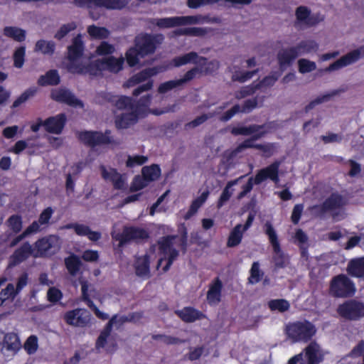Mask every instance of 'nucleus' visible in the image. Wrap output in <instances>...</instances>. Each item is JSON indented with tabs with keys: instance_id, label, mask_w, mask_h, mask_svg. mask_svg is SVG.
Here are the masks:
<instances>
[{
	"instance_id": "obj_58",
	"label": "nucleus",
	"mask_w": 364,
	"mask_h": 364,
	"mask_svg": "<svg viewBox=\"0 0 364 364\" xmlns=\"http://www.w3.org/2000/svg\"><path fill=\"white\" fill-rule=\"evenodd\" d=\"M112 238L115 240L119 241L118 248L123 247L126 244L132 241V237H130L129 234L128 228L125 227L123 229L122 233H118L115 235H112Z\"/></svg>"
},
{
	"instance_id": "obj_42",
	"label": "nucleus",
	"mask_w": 364,
	"mask_h": 364,
	"mask_svg": "<svg viewBox=\"0 0 364 364\" xmlns=\"http://www.w3.org/2000/svg\"><path fill=\"white\" fill-rule=\"evenodd\" d=\"M87 33L92 38L105 39L108 38L109 32L105 27H99L95 25H91L87 27Z\"/></svg>"
},
{
	"instance_id": "obj_18",
	"label": "nucleus",
	"mask_w": 364,
	"mask_h": 364,
	"mask_svg": "<svg viewBox=\"0 0 364 364\" xmlns=\"http://www.w3.org/2000/svg\"><path fill=\"white\" fill-rule=\"evenodd\" d=\"M141 116L138 110H131L129 112L122 113L114 117V125L117 129H125L134 125Z\"/></svg>"
},
{
	"instance_id": "obj_45",
	"label": "nucleus",
	"mask_w": 364,
	"mask_h": 364,
	"mask_svg": "<svg viewBox=\"0 0 364 364\" xmlns=\"http://www.w3.org/2000/svg\"><path fill=\"white\" fill-rule=\"evenodd\" d=\"M257 90H259V85H256V82L252 84L242 87L239 91L235 93V97L238 100L253 95Z\"/></svg>"
},
{
	"instance_id": "obj_61",
	"label": "nucleus",
	"mask_w": 364,
	"mask_h": 364,
	"mask_svg": "<svg viewBox=\"0 0 364 364\" xmlns=\"http://www.w3.org/2000/svg\"><path fill=\"white\" fill-rule=\"evenodd\" d=\"M76 28V25L75 23H69L67 24H63L60 26L59 30L55 33L54 37L58 40L63 39L69 32L75 30Z\"/></svg>"
},
{
	"instance_id": "obj_28",
	"label": "nucleus",
	"mask_w": 364,
	"mask_h": 364,
	"mask_svg": "<svg viewBox=\"0 0 364 364\" xmlns=\"http://www.w3.org/2000/svg\"><path fill=\"white\" fill-rule=\"evenodd\" d=\"M0 333L3 336L4 338L2 342L3 348L14 352L19 350L21 343L16 333L14 332L4 333L3 331H1Z\"/></svg>"
},
{
	"instance_id": "obj_59",
	"label": "nucleus",
	"mask_w": 364,
	"mask_h": 364,
	"mask_svg": "<svg viewBox=\"0 0 364 364\" xmlns=\"http://www.w3.org/2000/svg\"><path fill=\"white\" fill-rule=\"evenodd\" d=\"M220 67L219 62L218 60H213L206 63L203 66H199V69L201 70V73H204L205 75H211L215 73Z\"/></svg>"
},
{
	"instance_id": "obj_23",
	"label": "nucleus",
	"mask_w": 364,
	"mask_h": 364,
	"mask_svg": "<svg viewBox=\"0 0 364 364\" xmlns=\"http://www.w3.org/2000/svg\"><path fill=\"white\" fill-rule=\"evenodd\" d=\"M304 352L307 362L301 364H319L323 360V355L320 353V347L316 342H311Z\"/></svg>"
},
{
	"instance_id": "obj_1",
	"label": "nucleus",
	"mask_w": 364,
	"mask_h": 364,
	"mask_svg": "<svg viewBox=\"0 0 364 364\" xmlns=\"http://www.w3.org/2000/svg\"><path fill=\"white\" fill-rule=\"evenodd\" d=\"M58 241L59 237L58 236L50 235L39 238L34 242L33 245H31L28 242H23L9 257V267H14L30 257L44 258L54 255L60 248Z\"/></svg>"
},
{
	"instance_id": "obj_9",
	"label": "nucleus",
	"mask_w": 364,
	"mask_h": 364,
	"mask_svg": "<svg viewBox=\"0 0 364 364\" xmlns=\"http://www.w3.org/2000/svg\"><path fill=\"white\" fill-rule=\"evenodd\" d=\"M339 316L347 321H358L364 317V303L355 299L345 301L336 309Z\"/></svg>"
},
{
	"instance_id": "obj_29",
	"label": "nucleus",
	"mask_w": 364,
	"mask_h": 364,
	"mask_svg": "<svg viewBox=\"0 0 364 364\" xmlns=\"http://www.w3.org/2000/svg\"><path fill=\"white\" fill-rule=\"evenodd\" d=\"M298 56V53L292 46L280 50L277 54V59L280 67L282 68L291 65Z\"/></svg>"
},
{
	"instance_id": "obj_39",
	"label": "nucleus",
	"mask_w": 364,
	"mask_h": 364,
	"mask_svg": "<svg viewBox=\"0 0 364 364\" xmlns=\"http://www.w3.org/2000/svg\"><path fill=\"white\" fill-rule=\"evenodd\" d=\"M243 232L241 224L235 225L229 235L227 241V246L228 247H235L237 246L242 241Z\"/></svg>"
},
{
	"instance_id": "obj_5",
	"label": "nucleus",
	"mask_w": 364,
	"mask_h": 364,
	"mask_svg": "<svg viewBox=\"0 0 364 364\" xmlns=\"http://www.w3.org/2000/svg\"><path fill=\"white\" fill-rule=\"evenodd\" d=\"M178 237V235H171L161 237L158 240L159 252L163 257H160L157 262L159 267L162 262L166 260V264L163 267V272H166L169 270L173 262L179 255V252L173 247V242Z\"/></svg>"
},
{
	"instance_id": "obj_38",
	"label": "nucleus",
	"mask_w": 364,
	"mask_h": 364,
	"mask_svg": "<svg viewBox=\"0 0 364 364\" xmlns=\"http://www.w3.org/2000/svg\"><path fill=\"white\" fill-rule=\"evenodd\" d=\"M55 43L52 41L38 40L35 45L34 50L43 55H52L55 53Z\"/></svg>"
},
{
	"instance_id": "obj_25",
	"label": "nucleus",
	"mask_w": 364,
	"mask_h": 364,
	"mask_svg": "<svg viewBox=\"0 0 364 364\" xmlns=\"http://www.w3.org/2000/svg\"><path fill=\"white\" fill-rule=\"evenodd\" d=\"M161 69L159 66L146 68L134 75L128 80V86H134L157 75Z\"/></svg>"
},
{
	"instance_id": "obj_41",
	"label": "nucleus",
	"mask_w": 364,
	"mask_h": 364,
	"mask_svg": "<svg viewBox=\"0 0 364 364\" xmlns=\"http://www.w3.org/2000/svg\"><path fill=\"white\" fill-rule=\"evenodd\" d=\"M268 307L272 311H278L284 313L289 309L290 304L284 299H271L268 302Z\"/></svg>"
},
{
	"instance_id": "obj_34",
	"label": "nucleus",
	"mask_w": 364,
	"mask_h": 364,
	"mask_svg": "<svg viewBox=\"0 0 364 364\" xmlns=\"http://www.w3.org/2000/svg\"><path fill=\"white\" fill-rule=\"evenodd\" d=\"M264 100V95H257L251 99L245 100L242 107H240V112L249 113L257 107H262Z\"/></svg>"
},
{
	"instance_id": "obj_4",
	"label": "nucleus",
	"mask_w": 364,
	"mask_h": 364,
	"mask_svg": "<svg viewBox=\"0 0 364 364\" xmlns=\"http://www.w3.org/2000/svg\"><path fill=\"white\" fill-rule=\"evenodd\" d=\"M284 332L293 343H308L316 333V328L308 320L289 322L286 325Z\"/></svg>"
},
{
	"instance_id": "obj_46",
	"label": "nucleus",
	"mask_w": 364,
	"mask_h": 364,
	"mask_svg": "<svg viewBox=\"0 0 364 364\" xmlns=\"http://www.w3.org/2000/svg\"><path fill=\"white\" fill-rule=\"evenodd\" d=\"M37 92L36 87H30L26 90L19 97H18L13 102L11 107L17 108L23 103L26 102L30 97L35 95Z\"/></svg>"
},
{
	"instance_id": "obj_48",
	"label": "nucleus",
	"mask_w": 364,
	"mask_h": 364,
	"mask_svg": "<svg viewBox=\"0 0 364 364\" xmlns=\"http://www.w3.org/2000/svg\"><path fill=\"white\" fill-rule=\"evenodd\" d=\"M26 47H18L13 55L14 66L16 68H21L25 62Z\"/></svg>"
},
{
	"instance_id": "obj_15",
	"label": "nucleus",
	"mask_w": 364,
	"mask_h": 364,
	"mask_svg": "<svg viewBox=\"0 0 364 364\" xmlns=\"http://www.w3.org/2000/svg\"><path fill=\"white\" fill-rule=\"evenodd\" d=\"M51 98L58 102L66 104L71 107H83V102L77 99L68 89L59 88L54 90L50 94Z\"/></svg>"
},
{
	"instance_id": "obj_54",
	"label": "nucleus",
	"mask_w": 364,
	"mask_h": 364,
	"mask_svg": "<svg viewBox=\"0 0 364 364\" xmlns=\"http://www.w3.org/2000/svg\"><path fill=\"white\" fill-rule=\"evenodd\" d=\"M127 0H102L101 7L109 9H122L127 6Z\"/></svg>"
},
{
	"instance_id": "obj_26",
	"label": "nucleus",
	"mask_w": 364,
	"mask_h": 364,
	"mask_svg": "<svg viewBox=\"0 0 364 364\" xmlns=\"http://www.w3.org/2000/svg\"><path fill=\"white\" fill-rule=\"evenodd\" d=\"M85 311L81 309H75L68 311L65 314V322L71 326H84L87 323V319L83 316Z\"/></svg>"
},
{
	"instance_id": "obj_7",
	"label": "nucleus",
	"mask_w": 364,
	"mask_h": 364,
	"mask_svg": "<svg viewBox=\"0 0 364 364\" xmlns=\"http://www.w3.org/2000/svg\"><path fill=\"white\" fill-rule=\"evenodd\" d=\"M111 130L105 129V132L100 131H82L77 133L78 139L85 145L90 147L97 146L117 144L118 143L111 136Z\"/></svg>"
},
{
	"instance_id": "obj_13",
	"label": "nucleus",
	"mask_w": 364,
	"mask_h": 364,
	"mask_svg": "<svg viewBox=\"0 0 364 364\" xmlns=\"http://www.w3.org/2000/svg\"><path fill=\"white\" fill-rule=\"evenodd\" d=\"M346 205L343 197L338 193H332L321 205L313 207L321 215L343 208Z\"/></svg>"
},
{
	"instance_id": "obj_10",
	"label": "nucleus",
	"mask_w": 364,
	"mask_h": 364,
	"mask_svg": "<svg viewBox=\"0 0 364 364\" xmlns=\"http://www.w3.org/2000/svg\"><path fill=\"white\" fill-rule=\"evenodd\" d=\"M263 230L264 234L268 237L269 243L272 247V250L274 254L273 259L275 265L277 267H284L285 255L281 248L277 232L270 221H267L264 224Z\"/></svg>"
},
{
	"instance_id": "obj_64",
	"label": "nucleus",
	"mask_w": 364,
	"mask_h": 364,
	"mask_svg": "<svg viewBox=\"0 0 364 364\" xmlns=\"http://www.w3.org/2000/svg\"><path fill=\"white\" fill-rule=\"evenodd\" d=\"M48 300L55 304L63 298L62 291L56 287H50L47 292Z\"/></svg>"
},
{
	"instance_id": "obj_19",
	"label": "nucleus",
	"mask_w": 364,
	"mask_h": 364,
	"mask_svg": "<svg viewBox=\"0 0 364 364\" xmlns=\"http://www.w3.org/2000/svg\"><path fill=\"white\" fill-rule=\"evenodd\" d=\"M102 177L112 182L115 190H122L125 186V178L116 168H110L107 170L105 166H100Z\"/></svg>"
},
{
	"instance_id": "obj_36",
	"label": "nucleus",
	"mask_w": 364,
	"mask_h": 364,
	"mask_svg": "<svg viewBox=\"0 0 364 364\" xmlns=\"http://www.w3.org/2000/svg\"><path fill=\"white\" fill-rule=\"evenodd\" d=\"M299 55L316 52L318 48V43L314 40H304L294 46Z\"/></svg>"
},
{
	"instance_id": "obj_53",
	"label": "nucleus",
	"mask_w": 364,
	"mask_h": 364,
	"mask_svg": "<svg viewBox=\"0 0 364 364\" xmlns=\"http://www.w3.org/2000/svg\"><path fill=\"white\" fill-rule=\"evenodd\" d=\"M299 72L304 74L316 69V63L309 60L301 58L298 60Z\"/></svg>"
},
{
	"instance_id": "obj_21",
	"label": "nucleus",
	"mask_w": 364,
	"mask_h": 364,
	"mask_svg": "<svg viewBox=\"0 0 364 364\" xmlns=\"http://www.w3.org/2000/svg\"><path fill=\"white\" fill-rule=\"evenodd\" d=\"M207 58L203 56H199L196 52L191 51L184 55L175 57L173 63L175 67H180L188 63H193L198 66H203L205 64Z\"/></svg>"
},
{
	"instance_id": "obj_63",
	"label": "nucleus",
	"mask_w": 364,
	"mask_h": 364,
	"mask_svg": "<svg viewBox=\"0 0 364 364\" xmlns=\"http://www.w3.org/2000/svg\"><path fill=\"white\" fill-rule=\"evenodd\" d=\"M86 65L77 63L75 61L70 62L67 65V70L70 73L85 75Z\"/></svg>"
},
{
	"instance_id": "obj_62",
	"label": "nucleus",
	"mask_w": 364,
	"mask_h": 364,
	"mask_svg": "<svg viewBox=\"0 0 364 364\" xmlns=\"http://www.w3.org/2000/svg\"><path fill=\"white\" fill-rule=\"evenodd\" d=\"M38 347V338L35 335L30 336L24 343V348L28 354L34 353Z\"/></svg>"
},
{
	"instance_id": "obj_17",
	"label": "nucleus",
	"mask_w": 364,
	"mask_h": 364,
	"mask_svg": "<svg viewBox=\"0 0 364 364\" xmlns=\"http://www.w3.org/2000/svg\"><path fill=\"white\" fill-rule=\"evenodd\" d=\"M66 123L65 114H59L54 117H50L43 121L45 130L50 134H60L63 132Z\"/></svg>"
},
{
	"instance_id": "obj_20",
	"label": "nucleus",
	"mask_w": 364,
	"mask_h": 364,
	"mask_svg": "<svg viewBox=\"0 0 364 364\" xmlns=\"http://www.w3.org/2000/svg\"><path fill=\"white\" fill-rule=\"evenodd\" d=\"M174 313L185 323H193L206 318L205 314L193 306H185L182 309L175 310Z\"/></svg>"
},
{
	"instance_id": "obj_57",
	"label": "nucleus",
	"mask_w": 364,
	"mask_h": 364,
	"mask_svg": "<svg viewBox=\"0 0 364 364\" xmlns=\"http://www.w3.org/2000/svg\"><path fill=\"white\" fill-rule=\"evenodd\" d=\"M148 160V158L143 155L128 156L126 166L128 168H133L136 166H141Z\"/></svg>"
},
{
	"instance_id": "obj_50",
	"label": "nucleus",
	"mask_w": 364,
	"mask_h": 364,
	"mask_svg": "<svg viewBox=\"0 0 364 364\" xmlns=\"http://www.w3.org/2000/svg\"><path fill=\"white\" fill-rule=\"evenodd\" d=\"M258 71V69L245 72L235 71L232 75V80L234 82H245L255 75Z\"/></svg>"
},
{
	"instance_id": "obj_35",
	"label": "nucleus",
	"mask_w": 364,
	"mask_h": 364,
	"mask_svg": "<svg viewBox=\"0 0 364 364\" xmlns=\"http://www.w3.org/2000/svg\"><path fill=\"white\" fill-rule=\"evenodd\" d=\"M82 264L80 257L75 254H72L65 259V267L71 276L77 275L80 270Z\"/></svg>"
},
{
	"instance_id": "obj_30",
	"label": "nucleus",
	"mask_w": 364,
	"mask_h": 364,
	"mask_svg": "<svg viewBox=\"0 0 364 364\" xmlns=\"http://www.w3.org/2000/svg\"><path fill=\"white\" fill-rule=\"evenodd\" d=\"M347 271L351 277L364 278V256L350 260Z\"/></svg>"
},
{
	"instance_id": "obj_27",
	"label": "nucleus",
	"mask_w": 364,
	"mask_h": 364,
	"mask_svg": "<svg viewBox=\"0 0 364 364\" xmlns=\"http://www.w3.org/2000/svg\"><path fill=\"white\" fill-rule=\"evenodd\" d=\"M101 64H102L103 71L108 70L112 73H117L123 68L124 59L121 57L116 58L114 56H109L101 59Z\"/></svg>"
},
{
	"instance_id": "obj_32",
	"label": "nucleus",
	"mask_w": 364,
	"mask_h": 364,
	"mask_svg": "<svg viewBox=\"0 0 364 364\" xmlns=\"http://www.w3.org/2000/svg\"><path fill=\"white\" fill-rule=\"evenodd\" d=\"M60 82V75L56 70H48L45 75H41L38 80V84L40 86L57 85Z\"/></svg>"
},
{
	"instance_id": "obj_16",
	"label": "nucleus",
	"mask_w": 364,
	"mask_h": 364,
	"mask_svg": "<svg viewBox=\"0 0 364 364\" xmlns=\"http://www.w3.org/2000/svg\"><path fill=\"white\" fill-rule=\"evenodd\" d=\"M361 57V51L360 49H355L353 51L344 55L338 60L330 64L328 67L326 68L323 70L325 72H331L337 70L340 68L351 65L358 60Z\"/></svg>"
},
{
	"instance_id": "obj_24",
	"label": "nucleus",
	"mask_w": 364,
	"mask_h": 364,
	"mask_svg": "<svg viewBox=\"0 0 364 364\" xmlns=\"http://www.w3.org/2000/svg\"><path fill=\"white\" fill-rule=\"evenodd\" d=\"M84 52V43L80 35L73 39L72 44L68 47L67 58L69 61H76L80 58Z\"/></svg>"
},
{
	"instance_id": "obj_2",
	"label": "nucleus",
	"mask_w": 364,
	"mask_h": 364,
	"mask_svg": "<svg viewBox=\"0 0 364 364\" xmlns=\"http://www.w3.org/2000/svg\"><path fill=\"white\" fill-rule=\"evenodd\" d=\"M164 41L161 33L141 32L134 40V46L125 53L127 63L129 67H135L140 63V59L155 53Z\"/></svg>"
},
{
	"instance_id": "obj_55",
	"label": "nucleus",
	"mask_w": 364,
	"mask_h": 364,
	"mask_svg": "<svg viewBox=\"0 0 364 364\" xmlns=\"http://www.w3.org/2000/svg\"><path fill=\"white\" fill-rule=\"evenodd\" d=\"M149 182L141 175L135 176L130 186V191L135 192L140 191L148 185Z\"/></svg>"
},
{
	"instance_id": "obj_12",
	"label": "nucleus",
	"mask_w": 364,
	"mask_h": 364,
	"mask_svg": "<svg viewBox=\"0 0 364 364\" xmlns=\"http://www.w3.org/2000/svg\"><path fill=\"white\" fill-rule=\"evenodd\" d=\"M295 27L301 24L305 25L307 27H312L323 20L319 14H311V10L305 6H298L295 11Z\"/></svg>"
},
{
	"instance_id": "obj_44",
	"label": "nucleus",
	"mask_w": 364,
	"mask_h": 364,
	"mask_svg": "<svg viewBox=\"0 0 364 364\" xmlns=\"http://www.w3.org/2000/svg\"><path fill=\"white\" fill-rule=\"evenodd\" d=\"M152 96L150 94L142 96L136 102H134V110H138V114L143 117L145 109L149 107Z\"/></svg>"
},
{
	"instance_id": "obj_8",
	"label": "nucleus",
	"mask_w": 364,
	"mask_h": 364,
	"mask_svg": "<svg viewBox=\"0 0 364 364\" xmlns=\"http://www.w3.org/2000/svg\"><path fill=\"white\" fill-rule=\"evenodd\" d=\"M207 19L206 16H182L165 17L161 18H151L149 23L158 26L160 28H168L181 26L196 24L203 22Z\"/></svg>"
},
{
	"instance_id": "obj_60",
	"label": "nucleus",
	"mask_w": 364,
	"mask_h": 364,
	"mask_svg": "<svg viewBox=\"0 0 364 364\" xmlns=\"http://www.w3.org/2000/svg\"><path fill=\"white\" fill-rule=\"evenodd\" d=\"M181 86L178 80H168L164 82H162L159 85L158 87V92L160 94H165L168 91L172 90L174 88Z\"/></svg>"
},
{
	"instance_id": "obj_37",
	"label": "nucleus",
	"mask_w": 364,
	"mask_h": 364,
	"mask_svg": "<svg viewBox=\"0 0 364 364\" xmlns=\"http://www.w3.org/2000/svg\"><path fill=\"white\" fill-rule=\"evenodd\" d=\"M161 170L158 164L144 166L141 169V175L149 183L156 181L161 176Z\"/></svg>"
},
{
	"instance_id": "obj_52",
	"label": "nucleus",
	"mask_w": 364,
	"mask_h": 364,
	"mask_svg": "<svg viewBox=\"0 0 364 364\" xmlns=\"http://www.w3.org/2000/svg\"><path fill=\"white\" fill-rule=\"evenodd\" d=\"M338 93L337 90H333L331 94H325L321 96L318 97L315 100L311 101L306 107L305 112H309L311 109H312L316 105H319L322 102L328 101L331 97L336 95Z\"/></svg>"
},
{
	"instance_id": "obj_11",
	"label": "nucleus",
	"mask_w": 364,
	"mask_h": 364,
	"mask_svg": "<svg viewBox=\"0 0 364 364\" xmlns=\"http://www.w3.org/2000/svg\"><path fill=\"white\" fill-rule=\"evenodd\" d=\"M97 97L100 103H110L119 110L128 109L131 111L134 109V100L131 97L118 96L111 92H101L98 94Z\"/></svg>"
},
{
	"instance_id": "obj_56",
	"label": "nucleus",
	"mask_w": 364,
	"mask_h": 364,
	"mask_svg": "<svg viewBox=\"0 0 364 364\" xmlns=\"http://www.w3.org/2000/svg\"><path fill=\"white\" fill-rule=\"evenodd\" d=\"M279 75L274 73L272 75H269L262 78V80L256 82V85H259V90L262 87H269L273 86L279 79Z\"/></svg>"
},
{
	"instance_id": "obj_47",
	"label": "nucleus",
	"mask_w": 364,
	"mask_h": 364,
	"mask_svg": "<svg viewBox=\"0 0 364 364\" xmlns=\"http://www.w3.org/2000/svg\"><path fill=\"white\" fill-rule=\"evenodd\" d=\"M22 223L21 216L17 214L11 215L6 221L8 227L15 234L18 233L21 230Z\"/></svg>"
},
{
	"instance_id": "obj_14",
	"label": "nucleus",
	"mask_w": 364,
	"mask_h": 364,
	"mask_svg": "<svg viewBox=\"0 0 364 364\" xmlns=\"http://www.w3.org/2000/svg\"><path fill=\"white\" fill-rule=\"evenodd\" d=\"M280 162L275 161L269 166L258 170L255 176V185H259L264 181L269 179L274 183L279 181V171Z\"/></svg>"
},
{
	"instance_id": "obj_49",
	"label": "nucleus",
	"mask_w": 364,
	"mask_h": 364,
	"mask_svg": "<svg viewBox=\"0 0 364 364\" xmlns=\"http://www.w3.org/2000/svg\"><path fill=\"white\" fill-rule=\"evenodd\" d=\"M101 59H97L94 62L90 63L85 66V74H89L92 76H97L103 71L102 64H101Z\"/></svg>"
},
{
	"instance_id": "obj_43",
	"label": "nucleus",
	"mask_w": 364,
	"mask_h": 364,
	"mask_svg": "<svg viewBox=\"0 0 364 364\" xmlns=\"http://www.w3.org/2000/svg\"><path fill=\"white\" fill-rule=\"evenodd\" d=\"M259 262H254L252 264L250 270V277H248V283L255 284L259 282L264 275V272L259 268Z\"/></svg>"
},
{
	"instance_id": "obj_31",
	"label": "nucleus",
	"mask_w": 364,
	"mask_h": 364,
	"mask_svg": "<svg viewBox=\"0 0 364 364\" xmlns=\"http://www.w3.org/2000/svg\"><path fill=\"white\" fill-rule=\"evenodd\" d=\"M245 177V175L241 176L239 178L230 181L227 183L225 187L223 190L221 195L217 202V208L218 209L221 208L231 198L232 195V190L231 188L237 185L238 182L244 178Z\"/></svg>"
},
{
	"instance_id": "obj_6",
	"label": "nucleus",
	"mask_w": 364,
	"mask_h": 364,
	"mask_svg": "<svg viewBox=\"0 0 364 364\" xmlns=\"http://www.w3.org/2000/svg\"><path fill=\"white\" fill-rule=\"evenodd\" d=\"M354 283L343 274L332 278L330 282L329 293L335 298H348L355 293Z\"/></svg>"
},
{
	"instance_id": "obj_40",
	"label": "nucleus",
	"mask_w": 364,
	"mask_h": 364,
	"mask_svg": "<svg viewBox=\"0 0 364 364\" xmlns=\"http://www.w3.org/2000/svg\"><path fill=\"white\" fill-rule=\"evenodd\" d=\"M149 256L145 255L143 257L139 258L136 262L135 272L139 277L148 275L149 274Z\"/></svg>"
},
{
	"instance_id": "obj_33",
	"label": "nucleus",
	"mask_w": 364,
	"mask_h": 364,
	"mask_svg": "<svg viewBox=\"0 0 364 364\" xmlns=\"http://www.w3.org/2000/svg\"><path fill=\"white\" fill-rule=\"evenodd\" d=\"M3 34L6 37L20 43L24 41L26 38V31L16 26H5L3 29Z\"/></svg>"
},
{
	"instance_id": "obj_22",
	"label": "nucleus",
	"mask_w": 364,
	"mask_h": 364,
	"mask_svg": "<svg viewBox=\"0 0 364 364\" xmlns=\"http://www.w3.org/2000/svg\"><path fill=\"white\" fill-rule=\"evenodd\" d=\"M223 283L219 277H216L210 283L207 292L208 303L212 306L218 304L221 301Z\"/></svg>"
},
{
	"instance_id": "obj_51",
	"label": "nucleus",
	"mask_w": 364,
	"mask_h": 364,
	"mask_svg": "<svg viewBox=\"0 0 364 364\" xmlns=\"http://www.w3.org/2000/svg\"><path fill=\"white\" fill-rule=\"evenodd\" d=\"M127 228L129 236L130 237H132V240H145L149 238V237L148 232L143 228L134 226H130Z\"/></svg>"
},
{
	"instance_id": "obj_3",
	"label": "nucleus",
	"mask_w": 364,
	"mask_h": 364,
	"mask_svg": "<svg viewBox=\"0 0 364 364\" xmlns=\"http://www.w3.org/2000/svg\"><path fill=\"white\" fill-rule=\"evenodd\" d=\"M264 128V124H251L247 127H234L231 129L230 133L233 136H249L252 135L250 138L246 139L237 146V150L242 152L245 149H256L264 153L271 151V146L269 144H255L254 141L262 138L265 132H260Z\"/></svg>"
}]
</instances>
